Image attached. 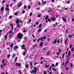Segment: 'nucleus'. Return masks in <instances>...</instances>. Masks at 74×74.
I'll list each match as a JSON object with an SVG mask.
<instances>
[{
    "mask_svg": "<svg viewBox=\"0 0 74 74\" xmlns=\"http://www.w3.org/2000/svg\"><path fill=\"white\" fill-rule=\"evenodd\" d=\"M52 3H54L55 1L54 0H51Z\"/></svg>",
    "mask_w": 74,
    "mask_h": 74,
    "instance_id": "3c124183",
    "label": "nucleus"
},
{
    "mask_svg": "<svg viewBox=\"0 0 74 74\" xmlns=\"http://www.w3.org/2000/svg\"><path fill=\"white\" fill-rule=\"evenodd\" d=\"M56 66H58V63L57 62L56 64Z\"/></svg>",
    "mask_w": 74,
    "mask_h": 74,
    "instance_id": "58836bf2",
    "label": "nucleus"
},
{
    "mask_svg": "<svg viewBox=\"0 0 74 74\" xmlns=\"http://www.w3.org/2000/svg\"><path fill=\"white\" fill-rule=\"evenodd\" d=\"M5 2V0H3L2 1V3H4Z\"/></svg>",
    "mask_w": 74,
    "mask_h": 74,
    "instance_id": "37998d69",
    "label": "nucleus"
},
{
    "mask_svg": "<svg viewBox=\"0 0 74 74\" xmlns=\"http://www.w3.org/2000/svg\"><path fill=\"white\" fill-rule=\"evenodd\" d=\"M72 47V45H69V48L70 49H71Z\"/></svg>",
    "mask_w": 74,
    "mask_h": 74,
    "instance_id": "c756f323",
    "label": "nucleus"
},
{
    "mask_svg": "<svg viewBox=\"0 0 74 74\" xmlns=\"http://www.w3.org/2000/svg\"><path fill=\"white\" fill-rule=\"evenodd\" d=\"M1 74H5V73H4L3 72H2L1 73Z\"/></svg>",
    "mask_w": 74,
    "mask_h": 74,
    "instance_id": "774afa93",
    "label": "nucleus"
},
{
    "mask_svg": "<svg viewBox=\"0 0 74 74\" xmlns=\"http://www.w3.org/2000/svg\"><path fill=\"white\" fill-rule=\"evenodd\" d=\"M62 20H63V21L64 22H67V21H66V19L64 17L62 18Z\"/></svg>",
    "mask_w": 74,
    "mask_h": 74,
    "instance_id": "423d86ee",
    "label": "nucleus"
},
{
    "mask_svg": "<svg viewBox=\"0 0 74 74\" xmlns=\"http://www.w3.org/2000/svg\"><path fill=\"white\" fill-rule=\"evenodd\" d=\"M71 54V51H69L68 52V54L70 55Z\"/></svg>",
    "mask_w": 74,
    "mask_h": 74,
    "instance_id": "2f4dec72",
    "label": "nucleus"
},
{
    "mask_svg": "<svg viewBox=\"0 0 74 74\" xmlns=\"http://www.w3.org/2000/svg\"><path fill=\"white\" fill-rule=\"evenodd\" d=\"M4 8L3 7H2L1 9V11H3L4 10Z\"/></svg>",
    "mask_w": 74,
    "mask_h": 74,
    "instance_id": "9d476101",
    "label": "nucleus"
},
{
    "mask_svg": "<svg viewBox=\"0 0 74 74\" xmlns=\"http://www.w3.org/2000/svg\"><path fill=\"white\" fill-rule=\"evenodd\" d=\"M40 40V39H38V40H37V42H38Z\"/></svg>",
    "mask_w": 74,
    "mask_h": 74,
    "instance_id": "5fc2aeb1",
    "label": "nucleus"
},
{
    "mask_svg": "<svg viewBox=\"0 0 74 74\" xmlns=\"http://www.w3.org/2000/svg\"><path fill=\"white\" fill-rule=\"evenodd\" d=\"M23 54L24 55H26V53H25V52H23Z\"/></svg>",
    "mask_w": 74,
    "mask_h": 74,
    "instance_id": "4d7b16f0",
    "label": "nucleus"
},
{
    "mask_svg": "<svg viewBox=\"0 0 74 74\" xmlns=\"http://www.w3.org/2000/svg\"><path fill=\"white\" fill-rule=\"evenodd\" d=\"M21 5H22V3H21L20 4H18L19 7H21Z\"/></svg>",
    "mask_w": 74,
    "mask_h": 74,
    "instance_id": "aec40b11",
    "label": "nucleus"
},
{
    "mask_svg": "<svg viewBox=\"0 0 74 74\" xmlns=\"http://www.w3.org/2000/svg\"><path fill=\"white\" fill-rule=\"evenodd\" d=\"M18 73H20V74H21L22 73L21 72V70H20L18 71Z\"/></svg>",
    "mask_w": 74,
    "mask_h": 74,
    "instance_id": "4c0bfd02",
    "label": "nucleus"
},
{
    "mask_svg": "<svg viewBox=\"0 0 74 74\" xmlns=\"http://www.w3.org/2000/svg\"><path fill=\"white\" fill-rule=\"evenodd\" d=\"M30 5H29L28 6V9H30Z\"/></svg>",
    "mask_w": 74,
    "mask_h": 74,
    "instance_id": "de8ad7c7",
    "label": "nucleus"
},
{
    "mask_svg": "<svg viewBox=\"0 0 74 74\" xmlns=\"http://www.w3.org/2000/svg\"><path fill=\"white\" fill-rule=\"evenodd\" d=\"M46 38V37H45V36H44L43 37V39H45Z\"/></svg>",
    "mask_w": 74,
    "mask_h": 74,
    "instance_id": "09e8293b",
    "label": "nucleus"
},
{
    "mask_svg": "<svg viewBox=\"0 0 74 74\" xmlns=\"http://www.w3.org/2000/svg\"><path fill=\"white\" fill-rule=\"evenodd\" d=\"M15 53L13 54L12 57L13 58H14V57H15Z\"/></svg>",
    "mask_w": 74,
    "mask_h": 74,
    "instance_id": "412c9836",
    "label": "nucleus"
},
{
    "mask_svg": "<svg viewBox=\"0 0 74 74\" xmlns=\"http://www.w3.org/2000/svg\"><path fill=\"white\" fill-rule=\"evenodd\" d=\"M36 39H36V38H35V39H34V40L33 41H34V42H36Z\"/></svg>",
    "mask_w": 74,
    "mask_h": 74,
    "instance_id": "8fccbe9b",
    "label": "nucleus"
},
{
    "mask_svg": "<svg viewBox=\"0 0 74 74\" xmlns=\"http://www.w3.org/2000/svg\"><path fill=\"white\" fill-rule=\"evenodd\" d=\"M12 16H9V19H11V18H12Z\"/></svg>",
    "mask_w": 74,
    "mask_h": 74,
    "instance_id": "f704fd0d",
    "label": "nucleus"
},
{
    "mask_svg": "<svg viewBox=\"0 0 74 74\" xmlns=\"http://www.w3.org/2000/svg\"><path fill=\"white\" fill-rule=\"evenodd\" d=\"M10 26H11L12 27H13V25H12V23H11L10 24Z\"/></svg>",
    "mask_w": 74,
    "mask_h": 74,
    "instance_id": "72a5a7b5",
    "label": "nucleus"
},
{
    "mask_svg": "<svg viewBox=\"0 0 74 74\" xmlns=\"http://www.w3.org/2000/svg\"><path fill=\"white\" fill-rule=\"evenodd\" d=\"M71 51H74V48H72L71 49Z\"/></svg>",
    "mask_w": 74,
    "mask_h": 74,
    "instance_id": "6e6d98bb",
    "label": "nucleus"
},
{
    "mask_svg": "<svg viewBox=\"0 0 74 74\" xmlns=\"http://www.w3.org/2000/svg\"><path fill=\"white\" fill-rule=\"evenodd\" d=\"M50 66V65H45V68H48V67H49Z\"/></svg>",
    "mask_w": 74,
    "mask_h": 74,
    "instance_id": "f8f14e48",
    "label": "nucleus"
},
{
    "mask_svg": "<svg viewBox=\"0 0 74 74\" xmlns=\"http://www.w3.org/2000/svg\"><path fill=\"white\" fill-rule=\"evenodd\" d=\"M3 65H2V64L1 65V69H2V68H3Z\"/></svg>",
    "mask_w": 74,
    "mask_h": 74,
    "instance_id": "79ce46f5",
    "label": "nucleus"
},
{
    "mask_svg": "<svg viewBox=\"0 0 74 74\" xmlns=\"http://www.w3.org/2000/svg\"><path fill=\"white\" fill-rule=\"evenodd\" d=\"M17 14H18V13L17 12L15 13V15H17Z\"/></svg>",
    "mask_w": 74,
    "mask_h": 74,
    "instance_id": "bf43d9fd",
    "label": "nucleus"
},
{
    "mask_svg": "<svg viewBox=\"0 0 74 74\" xmlns=\"http://www.w3.org/2000/svg\"><path fill=\"white\" fill-rule=\"evenodd\" d=\"M43 73L44 74H47V73L45 71H43Z\"/></svg>",
    "mask_w": 74,
    "mask_h": 74,
    "instance_id": "49530a36",
    "label": "nucleus"
},
{
    "mask_svg": "<svg viewBox=\"0 0 74 74\" xmlns=\"http://www.w3.org/2000/svg\"><path fill=\"white\" fill-rule=\"evenodd\" d=\"M37 10H40V8H37Z\"/></svg>",
    "mask_w": 74,
    "mask_h": 74,
    "instance_id": "13d9d810",
    "label": "nucleus"
},
{
    "mask_svg": "<svg viewBox=\"0 0 74 74\" xmlns=\"http://www.w3.org/2000/svg\"><path fill=\"white\" fill-rule=\"evenodd\" d=\"M17 57H16L15 58V62H16V60H17Z\"/></svg>",
    "mask_w": 74,
    "mask_h": 74,
    "instance_id": "cd10ccee",
    "label": "nucleus"
},
{
    "mask_svg": "<svg viewBox=\"0 0 74 74\" xmlns=\"http://www.w3.org/2000/svg\"><path fill=\"white\" fill-rule=\"evenodd\" d=\"M17 26L18 27H20V25L18 24L17 25Z\"/></svg>",
    "mask_w": 74,
    "mask_h": 74,
    "instance_id": "864d4df0",
    "label": "nucleus"
},
{
    "mask_svg": "<svg viewBox=\"0 0 74 74\" xmlns=\"http://www.w3.org/2000/svg\"><path fill=\"white\" fill-rule=\"evenodd\" d=\"M40 16H41V14H38V15L37 17H38V18H40Z\"/></svg>",
    "mask_w": 74,
    "mask_h": 74,
    "instance_id": "dca6fc26",
    "label": "nucleus"
},
{
    "mask_svg": "<svg viewBox=\"0 0 74 74\" xmlns=\"http://www.w3.org/2000/svg\"><path fill=\"white\" fill-rule=\"evenodd\" d=\"M67 39H66L65 41V45H66V42H67Z\"/></svg>",
    "mask_w": 74,
    "mask_h": 74,
    "instance_id": "bb28decb",
    "label": "nucleus"
},
{
    "mask_svg": "<svg viewBox=\"0 0 74 74\" xmlns=\"http://www.w3.org/2000/svg\"><path fill=\"white\" fill-rule=\"evenodd\" d=\"M26 30L25 29H24L23 31V33H25Z\"/></svg>",
    "mask_w": 74,
    "mask_h": 74,
    "instance_id": "a18cd8bd",
    "label": "nucleus"
},
{
    "mask_svg": "<svg viewBox=\"0 0 74 74\" xmlns=\"http://www.w3.org/2000/svg\"><path fill=\"white\" fill-rule=\"evenodd\" d=\"M34 69L35 70H37V68H36V67H35L34 68Z\"/></svg>",
    "mask_w": 74,
    "mask_h": 74,
    "instance_id": "0e129e2a",
    "label": "nucleus"
},
{
    "mask_svg": "<svg viewBox=\"0 0 74 74\" xmlns=\"http://www.w3.org/2000/svg\"><path fill=\"white\" fill-rule=\"evenodd\" d=\"M29 67V65L28 64H26V66H25V68H27V67Z\"/></svg>",
    "mask_w": 74,
    "mask_h": 74,
    "instance_id": "5701e85b",
    "label": "nucleus"
},
{
    "mask_svg": "<svg viewBox=\"0 0 74 74\" xmlns=\"http://www.w3.org/2000/svg\"><path fill=\"white\" fill-rule=\"evenodd\" d=\"M21 63L18 64V63H16V66H21Z\"/></svg>",
    "mask_w": 74,
    "mask_h": 74,
    "instance_id": "20e7f679",
    "label": "nucleus"
},
{
    "mask_svg": "<svg viewBox=\"0 0 74 74\" xmlns=\"http://www.w3.org/2000/svg\"><path fill=\"white\" fill-rule=\"evenodd\" d=\"M72 22H73L74 21V18H73L72 19Z\"/></svg>",
    "mask_w": 74,
    "mask_h": 74,
    "instance_id": "338daca9",
    "label": "nucleus"
},
{
    "mask_svg": "<svg viewBox=\"0 0 74 74\" xmlns=\"http://www.w3.org/2000/svg\"><path fill=\"white\" fill-rule=\"evenodd\" d=\"M25 12V10H23L22 12V14H24Z\"/></svg>",
    "mask_w": 74,
    "mask_h": 74,
    "instance_id": "ea45409f",
    "label": "nucleus"
},
{
    "mask_svg": "<svg viewBox=\"0 0 74 74\" xmlns=\"http://www.w3.org/2000/svg\"><path fill=\"white\" fill-rule=\"evenodd\" d=\"M57 41V40L56 39L55 40V41H54L53 44H56V42Z\"/></svg>",
    "mask_w": 74,
    "mask_h": 74,
    "instance_id": "9b49d317",
    "label": "nucleus"
},
{
    "mask_svg": "<svg viewBox=\"0 0 74 74\" xmlns=\"http://www.w3.org/2000/svg\"><path fill=\"white\" fill-rule=\"evenodd\" d=\"M5 40H6V39H7V36H5Z\"/></svg>",
    "mask_w": 74,
    "mask_h": 74,
    "instance_id": "b1692460",
    "label": "nucleus"
},
{
    "mask_svg": "<svg viewBox=\"0 0 74 74\" xmlns=\"http://www.w3.org/2000/svg\"><path fill=\"white\" fill-rule=\"evenodd\" d=\"M23 34H18L17 38L18 39H22V36Z\"/></svg>",
    "mask_w": 74,
    "mask_h": 74,
    "instance_id": "f257e3e1",
    "label": "nucleus"
},
{
    "mask_svg": "<svg viewBox=\"0 0 74 74\" xmlns=\"http://www.w3.org/2000/svg\"><path fill=\"white\" fill-rule=\"evenodd\" d=\"M56 18L55 17H53L51 18V20L53 21H55L56 20Z\"/></svg>",
    "mask_w": 74,
    "mask_h": 74,
    "instance_id": "7ed1b4c3",
    "label": "nucleus"
},
{
    "mask_svg": "<svg viewBox=\"0 0 74 74\" xmlns=\"http://www.w3.org/2000/svg\"><path fill=\"white\" fill-rule=\"evenodd\" d=\"M25 47V45H23L21 46V48H24V47Z\"/></svg>",
    "mask_w": 74,
    "mask_h": 74,
    "instance_id": "f3484780",
    "label": "nucleus"
},
{
    "mask_svg": "<svg viewBox=\"0 0 74 74\" xmlns=\"http://www.w3.org/2000/svg\"><path fill=\"white\" fill-rule=\"evenodd\" d=\"M40 47H43V42H42L40 43Z\"/></svg>",
    "mask_w": 74,
    "mask_h": 74,
    "instance_id": "39448f33",
    "label": "nucleus"
},
{
    "mask_svg": "<svg viewBox=\"0 0 74 74\" xmlns=\"http://www.w3.org/2000/svg\"><path fill=\"white\" fill-rule=\"evenodd\" d=\"M59 42H60V40L59 39L57 40V43L59 44Z\"/></svg>",
    "mask_w": 74,
    "mask_h": 74,
    "instance_id": "a211bd4d",
    "label": "nucleus"
},
{
    "mask_svg": "<svg viewBox=\"0 0 74 74\" xmlns=\"http://www.w3.org/2000/svg\"><path fill=\"white\" fill-rule=\"evenodd\" d=\"M69 37V38H71V37H73V35H72L71 36L70 35H69L68 36Z\"/></svg>",
    "mask_w": 74,
    "mask_h": 74,
    "instance_id": "2eb2a0df",
    "label": "nucleus"
},
{
    "mask_svg": "<svg viewBox=\"0 0 74 74\" xmlns=\"http://www.w3.org/2000/svg\"><path fill=\"white\" fill-rule=\"evenodd\" d=\"M6 7H9V5H6Z\"/></svg>",
    "mask_w": 74,
    "mask_h": 74,
    "instance_id": "e2e57ef3",
    "label": "nucleus"
},
{
    "mask_svg": "<svg viewBox=\"0 0 74 74\" xmlns=\"http://www.w3.org/2000/svg\"><path fill=\"white\" fill-rule=\"evenodd\" d=\"M38 63H36V62H35V63H34V66H36V64H38Z\"/></svg>",
    "mask_w": 74,
    "mask_h": 74,
    "instance_id": "a19ab883",
    "label": "nucleus"
},
{
    "mask_svg": "<svg viewBox=\"0 0 74 74\" xmlns=\"http://www.w3.org/2000/svg\"><path fill=\"white\" fill-rule=\"evenodd\" d=\"M19 22V20L17 19L16 21V22L17 24H18Z\"/></svg>",
    "mask_w": 74,
    "mask_h": 74,
    "instance_id": "0eeeda50",
    "label": "nucleus"
},
{
    "mask_svg": "<svg viewBox=\"0 0 74 74\" xmlns=\"http://www.w3.org/2000/svg\"><path fill=\"white\" fill-rule=\"evenodd\" d=\"M10 57V55L9 54V55L7 56V58H9Z\"/></svg>",
    "mask_w": 74,
    "mask_h": 74,
    "instance_id": "473e14b6",
    "label": "nucleus"
},
{
    "mask_svg": "<svg viewBox=\"0 0 74 74\" xmlns=\"http://www.w3.org/2000/svg\"><path fill=\"white\" fill-rule=\"evenodd\" d=\"M65 55V53H64L62 55V58H64V55Z\"/></svg>",
    "mask_w": 74,
    "mask_h": 74,
    "instance_id": "e433bc0d",
    "label": "nucleus"
},
{
    "mask_svg": "<svg viewBox=\"0 0 74 74\" xmlns=\"http://www.w3.org/2000/svg\"><path fill=\"white\" fill-rule=\"evenodd\" d=\"M2 63L3 64L4 62V59H3L2 61Z\"/></svg>",
    "mask_w": 74,
    "mask_h": 74,
    "instance_id": "393cba45",
    "label": "nucleus"
},
{
    "mask_svg": "<svg viewBox=\"0 0 74 74\" xmlns=\"http://www.w3.org/2000/svg\"><path fill=\"white\" fill-rule=\"evenodd\" d=\"M14 45V43H12L10 45V47H13V46Z\"/></svg>",
    "mask_w": 74,
    "mask_h": 74,
    "instance_id": "1a4fd4ad",
    "label": "nucleus"
},
{
    "mask_svg": "<svg viewBox=\"0 0 74 74\" xmlns=\"http://www.w3.org/2000/svg\"><path fill=\"white\" fill-rule=\"evenodd\" d=\"M70 64L71 67H73V64L71 63H70Z\"/></svg>",
    "mask_w": 74,
    "mask_h": 74,
    "instance_id": "a878e982",
    "label": "nucleus"
},
{
    "mask_svg": "<svg viewBox=\"0 0 74 74\" xmlns=\"http://www.w3.org/2000/svg\"><path fill=\"white\" fill-rule=\"evenodd\" d=\"M36 25H38V22H36Z\"/></svg>",
    "mask_w": 74,
    "mask_h": 74,
    "instance_id": "680f3d73",
    "label": "nucleus"
},
{
    "mask_svg": "<svg viewBox=\"0 0 74 74\" xmlns=\"http://www.w3.org/2000/svg\"><path fill=\"white\" fill-rule=\"evenodd\" d=\"M41 31V29H38V32H40V31Z\"/></svg>",
    "mask_w": 74,
    "mask_h": 74,
    "instance_id": "c9c22d12",
    "label": "nucleus"
},
{
    "mask_svg": "<svg viewBox=\"0 0 74 74\" xmlns=\"http://www.w3.org/2000/svg\"><path fill=\"white\" fill-rule=\"evenodd\" d=\"M52 70L53 71H56V69H55L54 68H52Z\"/></svg>",
    "mask_w": 74,
    "mask_h": 74,
    "instance_id": "4be33fe9",
    "label": "nucleus"
},
{
    "mask_svg": "<svg viewBox=\"0 0 74 74\" xmlns=\"http://www.w3.org/2000/svg\"><path fill=\"white\" fill-rule=\"evenodd\" d=\"M48 18V15H47L45 18V20H47V19Z\"/></svg>",
    "mask_w": 74,
    "mask_h": 74,
    "instance_id": "ddd939ff",
    "label": "nucleus"
},
{
    "mask_svg": "<svg viewBox=\"0 0 74 74\" xmlns=\"http://www.w3.org/2000/svg\"><path fill=\"white\" fill-rule=\"evenodd\" d=\"M27 36H25L24 37V40H26L27 38Z\"/></svg>",
    "mask_w": 74,
    "mask_h": 74,
    "instance_id": "6ab92c4d",
    "label": "nucleus"
},
{
    "mask_svg": "<svg viewBox=\"0 0 74 74\" xmlns=\"http://www.w3.org/2000/svg\"><path fill=\"white\" fill-rule=\"evenodd\" d=\"M9 34H10V33H11V34L9 36L11 38V36H12V35L13 32H12V31H10L9 32Z\"/></svg>",
    "mask_w": 74,
    "mask_h": 74,
    "instance_id": "f03ea898",
    "label": "nucleus"
},
{
    "mask_svg": "<svg viewBox=\"0 0 74 74\" xmlns=\"http://www.w3.org/2000/svg\"><path fill=\"white\" fill-rule=\"evenodd\" d=\"M42 3L43 4V5H44L46 4V3H47V2L46 1H42Z\"/></svg>",
    "mask_w": 74,
    "mask_h": 74,
    "instance_id": "6e6552de",
    "label": "nucleus"
},
{
    "mask_svg": "<svg viewBox=\"0 0 74 74\" xmlns=\"http://www.w3.org/2000/svg\"><path fill=\"white\" fill-rule=\"evenodd\" d=\"M57 55H59V52H58L57 53Z\"/></svg>",
    "mask_w": 74,
    "mask_h": 74,
    "instance_id": "603ef678",
    "label": "nucleus"
},
{
    "mask_svg": "<svg viewBox=\"0 0 74 74\" xmlns=\"http://www.w3.org/2000/svg\"><path fill=\"white\" fill-rule=\"evenodd\" d=\"M47 29H45L44 31V32L45 33V32H47Z\"/></svg>",
    "mask_w": 74,
    "mask_h": 74,
    "instance_id": "052dcab7",
    "label": "nucleus"
},
{
    "mask_svg": "<svg viewBox=\"0 0 74 74\" xmlns=\"http://www.w3.org/2000/svg\"><path fill=\"white\" fill-rule=\"evenodd\" d=\"M32 73H33V74H34V69H33L32 71Z\"/></svg>",
    "mask_w": 74,
    "mask_h": 74,
    "instance_id": "c03bdc74",
    "label": "nucleus"
},
{
    "mask_svg": "<svg viewBox=\"0 0 74 74\" xmlns=\"http://www.w3.org/2000/svg\"><path fill=\"white\" fill-rule=\"evenodd\" d=\"M40 40H41L42 41H43V39L42 38V37L41 38Z\"/></svg>",
    "mask_w": 74,
    "mask_h": 74,
    "instance_id": "7c9ffc66",
    "label": "nucleus"
},
{
    "mask_svg": "<svg viewBox=\"0 0 74 74\" xmlns=\"http://www.w3.org/2000/svg\"><path fill=\"white\" fill-rule=\"evenodd\" d=\"M42 25V24H40V26L38 27V28H41V27H42V26H41Z\"/></svg>",
    "mask_w": 74,
    "mask_h": 74,
    "instance_id": "4468645a",
    "label": "nucleus"
},
{
    "mask_svg": "<svg viewBox=\"0 0 74 74\" xmlns=\"http://www.w3.org/2000/svg\"><path fill=\"white\" fill-rule=\"evenodd\" d=\"M5 10H7V11H8V10H9V8H6Z\"/></svg>",
    "mask_w": 74,
    "mask_h": 74,
    "instance_id": "c85d7f7f",
    "label": "nucleus"
},
{
    "mask_svg": "<svg viewBox=\"0 0 74 74\" xmlns=\"http://www.w3.org/2000/svg\"><path fill=\"white\" fill-rule=\"evenodd\" d=\"M55 66V65H54V64H52L51 65V66L52 67H53V66Z\"/></svg>",
    "mask_w": 74,
    "mask_h": 74,
    "instance_id": "69168bd1",
    "label": "nucleus"
}]
</instances>
